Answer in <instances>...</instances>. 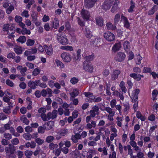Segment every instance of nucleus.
<instances>
[{
  "label": "nucleus",
  "instance_id": "nucleus-1",
  "mask_svg": "<svg viewBox=\"0 0 158 158\" xmlns=\"http://www.w3.org/2000/svg\"><path fill=\"white\" fill-rule=\"evenodd\" d=\"M57 39L59 42L63 45H65L68 43V40L67 36L65 35L59 33L57 35Z\"/></svg>",
  "mask_w": 158,
  "mask_h": 158
},
{
  "label": "nucleus",
  "instance_id": "nucleus-2",
  "mask_svg": "<svg viewBox=\"0 0 158 158\" xmlns=\"http://www.w3.org/2000/svg\"><path fill=\"white\" fill-rule=\"evenodd\" d=\"M104 38L107 41L110 42L115 40V36L113 33L107 31L103 34Z\"/></svg>",
  "mask_w": 158,
  "mask_h": 158
},
{
  "label": "nucleus",
  "instance_id": "nucleus-3",
  "mask_svg": "<svg viewBox=\"0 0 158 158\" xmlns=\"http://www.w3.org/2000/svg\"><path fill=\"white\" fill-rule=\"evenodd\" d=\"M114 0H106L103 5L102 9L105 11L109 10L113 4Z\"/></svg>",
  "mask_w": 158,
  "mask_h": 158
},
{
  "label": "nucleus",
  "instance_id": "nucleus-4",
  "mask_svg": "<svg viewBox=\"0 0 158 158\" xmlns=\"http://www.w3.org/2000/svg\"><path fill=\"white\" fill-rule=\"evenodd\" d=\"M83 69L85 71L89 72H92L93 67L90 62L84 61L83 63Z\"/></svg>",
  "mask_w": 158,
  "mask_h": 158
},
{
  "label": "nucleus",
  "instance_id": "nucleus-5",
  "mask_svg": "<svg viewBox=\"0 0 158 158\" xmlns=\"http://www.w3.org/2000/svg\"><path fill=\"white\" fill-rule=\"evenodd\" d=\"M16 150V147L12 144H9L8 147L5 148V152L6 154L10 153L11 154H13Z\"/></svg>",
  "mask_w": 158,
  "mask_h": 158
},
{
  "label": "nucleus",
  "instance_id": "nucleus-6",
  "mask_svg": "<svg viewBox=\"0 0 158 158\" xmlns=\"http://www.w3.org/2000/svg\"><path fill=\"white\" fill-rule=\"evenodd\" d=\"M126 55L124 53L121 52H118L114 57L115 60L118 62H122L124 60Z\"/></svg>",
  "mask_w": 158,
  "mask_h": 158
},
{
  "label": "nucleus",
  "instance_id": "nucleus-7",
  "mask_svg": "<svg viewBox=\"0 0 158 158\" xmlns=\"http://www.w3.org/2000/svg\"><path fill=\"white\" fill-rule=\"evenodd\" d=\"M121 73V71L119 69H115L111 73V79L112 81H114L118 79V75Z\"/></svg>",
  "mask_w": 158,
  "mask_h": 158
},
{
  "label": "nucleus",
  "instance_id": "nucleus-8",
  "mask_svg": "<svg viewBox=\"0 0 158 158\" xmlns=\"http://www.w3.org/2000/svg\"><path fill=\"white\" fill-rule=\"evenodd\" d=\"M63 60L65 62H69L72 59L71 56L70 55L66 52L62 53L61 55Z\"/></svg>",
  "mask_w": 158,
  "mask_h": 158
},
{
  "label": "nucleus",
  "instance_id": "nucleus-9",
  "mask_svg": "<svg viewBox=\"0 0 158 158\" xmlns=\"http://www.w3.org/2000/svg\"><path fill=\"white\" fill-rule=\"evenodd\" d=\"M81 14L82 18L86 20H88L90 16V14L88 10H82L81 11Z\"/></svg>",
  "mask_w": 158,
  "mask_h": 158
},
{
  "label": "nucleus",
  "instance_id": "nucleus-10",
  "mask_svg": "<svg viewBox=\"0 0 158 158\" xmlns=\"http://www.w3.org/2000/svg\"><path fill=\"white\" fill-rule=\"evenodd\" d=\"M51 112H49L47 115L45 114H41L40 117L43 121H46L49 120L51 118L52 119Z\"/></svg>",
  "mask_w": 158,
  "mask_h": 158
},
{
  "label": "nucleus",
  "instance_id": "nucleus-11",
  "mask_svg": "<svg viewBox=\"0 0 158 158\" xmlns=\"http://www.w3.org/2000/svg\"><path fill=\"white\" fill-rule=\"evenodd\" d=\"M54 122L53 121H49L46 124L44 125L45 129L48 130H51L54 125Z\"/></svg>",
  "mask_w": 158,
  "mask_h": 158
},
{
  "label": "nucleus",
  "instance_id": "nucleus-12",
  "mask_svg": "<svg viewBox=\"0 0 158 158\" xmlns=\"http://www.w3.org/2000/svg\"><path fill=\"white\" fill-rule=\"evenodd\" d=\"M85 36L89 39L91 38V37L93 36L92 34V32L87 27H85Z\"/></svg>",
  "mask_w": 158,
  "mask_h": 158
},
{
  "label": "nucleus",
  "instance_id": "nucleus-13",
  "mask_svg": "<svg viewBox=\"0 0 158 158\" xmlns=\"http://www.w3.org/2000/svg\"><path fill=\"white\" fill-rule=\"evenodd\" d=\"M121 19L123 21L124 26L126 28H128L130 26L129 23L127 18L122 15L121 16Z\"/></svg>",
  "mask_w": 158,
  "mask_h": 158
},
{
  "label": "nucleus",
  "instance_id": "nucleus-14",
  "mask_svg": "<svg viewBox=\"0 0 158 158\" xmlns=\"http://www.w3.org/2000/svg\"><path fill=\"white\" fill-rule=\"evenodd\" d=\"M23 138L26 140H30L31 139V138L35 139L37 138L38 136L36 135H35V137H34L29 133H24L23 135Z\"/></svg>",
  "mask_w": 158,
  "mask_h": 158
},
{
  "label": "nucleus",
  "instance_id": "nucleus-15",
  "mask_svg": "<svg viewBox=\"0 0 158 158\" xmlns=\"http://www.w3.org/2000/svg\"><path fill=\"white\" fill-rule=\"evenodd\" d=\"M32 18V21L34 23L35 25L38 26L40 25V23L38 22L37 16L35 14H33L31 15Z\"/></svg>",
  "mask_w": 158,
  "mask_h": 158
},
{
  "label": "nucleus",
  "instance_id": "nucleus-16",
  "mask_svg": "<svg viewBox=\"0 0 158 158\" xmlns=\"http://www.w3.org/2000/svg\"><path fill=\"white\" fill-rule=\"evenodd\" d=\"M79 94L78 90L77 89H73L72 92L69 93L70 96V98L72 99V98H74L75 97L77 96Z\"/></svg>",
  "mask_w": 158,
  "mask_h": 158
},
{
  "label": "nucleus",
  "instance_id": "nucleus-17",
  "mask_svg": "<svg viewBox=\"0 0 158 158\" xmlns=\"http://www.w3.org/2000/svg\"><path fill=\"white\" fill-rule=\"evenodd\" d=\"M97 24L98 26L102 27L103 25V20L101 17H98L96 18Z\"/></svg>",
  "mask_w": 158,
  "mask_h": 158
},
{
  "label": "nucleus",
  "instance_id": "nucleus-18",
  "mask_svg": "<svg viewBox=\"0 0 158 158\" xmlns=\"http://www.w3.org/2000/svg\"><path fill=\"white\" fill-rule=\"evenodd\" d=\"M91 43L95 45H98V42H100V39L96 38L95 37L93 36L91 38H89Z\"/></svg>",
  "mask_w": 158,
  "mask_h": 158
},
{
  "label": "nucleus",
  "instance_id": "nucleus-19",
  "mask_svg": "<svg viewBox=\"0 0 158 158\" xmlns=\"http://www.w3.org/2000/svg\"><path fill=\"white\" fill-rule=\"evenodd\" d=\"M46 47L45 51L47 54L49 55H51L53 53V49L52 46H50L48 47L46 45H44Z\"/></svg>",
  "mask_w": 158,
  "mask_h": 158
},
{
  "label": "nucleus",
  "instance_id": "nucleus-20",
  "mask_svg": "<svg viewBox=\"0 0 158 158\" xmlns=\"http://www.w3.org/2000/svg\"><path fill=\"white\" fill-rule=\"evenodd\" d=\"M121 44L120 42L115 44L112 47V50L115 52L119 50L121 48Z\"/></svg>",
  "mask_w": 158,
  "mask_h": 158
},
{
  "label": "nucleus",
  "instance_id": "nucleus-21",
  "mask_svg": "<svg viewBox=\"0 0 158 158\" xmlns=\"http://www.w3.org/2000/svg\"><path fill=\"white\" fill-rule=\"evenodd\" d=\"M104 110L106 111L110 114V115L108 117L110 116L112 117L114 115V111L112 110V109L110 107H106L105 108Z\"/></svg>",
  "mask_w": 158,
  "mask_h": 158
},
{
  "label": "nucleus",
  "instance_id": "nucleus-22",
  "mask_svg": "<svg viewBox=\"0 0 158 158\" xmlns=\"http://www.w3.org/2000/svg\"><path fill=\"white\" fill-rule=\"evenodd\" d=\"M15 30L14 29V27H11L9 28L8 31H7V33L8 35H10V36L13 37L14 35L13 34L15 32ZM9 36H8L9 37Z\"/></svg>",
  "mask_w": 158,
  "mask_h": 158
},
{
  "label": "nucleus",
  "instance_id": "nucleus-23",
  "mask_svg": "<svg viewBox=\"0 0 158 158\" xmlns=\"http://www.w3.org/2000/svg\"><path fill=\"white\" fill-rule=\"evenodd\" d=\"M107 28L108 30H114L116 29L115 25H113L111 23H108L106 24Z\"/></svg>",
  "mask_w": 158,
  "mask_h": 158
},
{
  "label": "nucleus",
  "instance_id": "nucleus-24",
  "mask_svg": "<svg viewBox=\"0 0 158 158\" xmlns=\"http://www.w3.org/2000/svg\"><path fill=\"white\" fill-rule=\"evenodd\" d=\"M158 9V6L155 5L152 8L148 11V15H151L154 14V13Z\"/></svg>",
  "mask_w": 158,
  "mask_h": 158
},
{
  "label": "nucleus",
  "instance_id": "nucleus-25",
  "mask_svg": "<svg viewBox=\"0 0 158 158\" xmlns=\"http://www.w3.org/2000/svg\"><path fill=\"white\" fill-rule=\"evenodd\" d=\"M14 51L18 55L21 54L23 52L22 48L19 46H16L14 48Z\"/></svg>",
  "mask_w": 158,
  "mask_h": 158
},
{
  "label": "nucleus",
  "instance_id": "nucleus-26",
  "mask_svg": "<svg viewBox=\"0 0 158 158\" xmlns=\"http://www.w3.org/2000/svg\"><path fill=\"white\" fill-rule=\"evenodd\" d=\"M53 26L55 29H57L59 26V22L58 19L55 18L53 22Z\"/></svg>",
  "mask_w": 158,
  "mask_h": 158
},
{
  "label": "nucleus",
  "instance_id": "nucleus-27",
  "mask_svg": "<svg viewBox=\"0 0 158 158\" xmlns=\"http://www.w3.org/2000/svg\"><path fill=\"white\" fill-rule=\"evenodd\" d=\"M123 46L126 51H128L130 47V43L128 41H125L123 43Z\"/></svg>",
  "mask_w": 158,
  "mask_h": 158
},
{
  "label": "nucleus",
  "instance_id": "nucleus-28",
  "mask_svg": "<svg viewBox=\"0 0 158 158\" xmlns=\"http://www.w3.org/2000/svg\"><path fill=\"white\" fill-rule=\"evenodd\" d=\"M60 49L66 51H73V47L70 46H61Z\"/></svg>",
  "mask_w": 158,
  "mask_h": 158
},
{
  "label": "nucleus",
  "instance_id": "nucleus-29",
  "mask_svg": "<svg viewBox=\"0 0 158 158\" xmlns=\"http://www.w3.org/2000/svg\"><path fill=\"white\" fill-rule=\"evenodd\" d=\"M26 40V37L24 36H20L19 38L17 40V41L23 44L25 43Z\"/></svg>",
  "mask_w": 158,
  "mask_h": 158
},
{
  "label": "nucleus",
  "instance_id": "nucleus-30",
  "mask_svg": "<svg viewBox=\"0 0 158 158\" xmlns=\"http://www.w3.org/2000/svg\"><path fill=\"white\" fill-rule=\"evenodd\" d=\"M131 6L128 10L129 12H133L134 11L133 9L135 7V3L132 0H131Z\"/></svg>",
  "mask_w": 158,
  "mask_h": 158
},
{
  "label": "nucleus",
  "instance_id": "nucleus-31",
  "mask_svg": "<svg viewBox=\"0 0 158 158\" xmlns=\"http://www.w3.org/2000/svg\"><path fill=\"white\" fill-rule=\"evenodd\" d=\"M58 145L56 144H54L53 143H50L49 145V148L51 150H53L55 148H57Z\"/></svg>",
  "mask_w": 158,
  "mask_h": 158
},
{
  "label": "nucleus",
  "instance_id": "nucleus-32",
  "mask_svg": "<svg viewBox=\"0 0 158 158\" xmlns=\"http://www.w3.org/2000/svg\"><path fill=\"white\" fill-rule=\"evenodd\" d=\"M58 111L56 110H54L51 112L52 119H53L56 118L57 115Z\"/></svg>",
  "mask_w": 158,
  "mask_h": 158
},
{
  "label": "nucleus",
  "instance_id": "nucleus-33",
  "mask_svg": "<svg viewBox=\"0 0 158 158\" xmlns=\"http://www.w3.org/2000/svg\"><path fill=\"white\" fill-rule=\"evenodd\" d=\"M33 152L31 151L27 150L25 152V155L28 158H30L33 154Z\"/></svg>",
  "mask_w": 158,
  "mask_h": 158
},
{
  "label": "nucleus",
  "instance_id": "nucleus-34",
  "mask_svg": "<svg viewBox=\"0 0 158 158\" xmlns=\"http://www.w3.org/2000/svg\"><path fill=\"white\" fill-rule=\"evenodd\" d=\"M123 105L124 107V111H127L130 109L129 104L128 102H125L123 103Z\"/></svg>",
  "mask_w": 158,
  "mask_h": 158
},
{
  "label": "nucleus",
  "instance_id": "nucleus-35",
  "mask_svg": "<svg viewBox=\"0 0 158 158\" xmlns=\"http://www.w3.org/2000/svg\"><path fill=\"white\" fill-rule=\"evenodd\" d=\"M94 58V55H89L88 56H86L84 57V59L85 60V61H86L88 62L89 61H90L92 60Z\"/></svg>",
  "mask_w": 158,
  "mask_h": 158
},
{
  "label": "nucleus",
  "instance_id": "nucleus-36",
  "mask_svg": "<svg viewBox=\"0 0 158 158\" xmlns=\"http://www.w3.org/2000/svg\"><path fill=\"white\" fill-rule=\"evenodd\" d=\"M35 43V41L34 40L29 39L27 40L26 42V44L28 46H32Z\"/></svg>",
  "mask_w": 158,
  "mask_h": 158
},
{
  "label": "nucleus",
  "instance_id": "nucleus-37",
  "mask_svg": "<svg viewBox=\"0 0 158 158\" xmlns=\"http://www.w3.org/2000/svg\"><path fill=\"white\" fill-rule=\"evenodd\" d=\"M21 33L23 35L25 34L29 35L31 33V32L29 30H27L26 28L25 27L22 28L21 31Z\"/></svg>",
  "mask_w": 158,
  "mask_h": 158
},
{
  "label": "nucleus",
  "instance_id": "nucleus-38",
  "mask_svg": "<svg viewBox=\"0 0 158 158\" xmlns=\"http://www.w3.org/2000/svg\"><path fill=\"white\" fill-rule=\"evenodd\" d=\"M36 138L35 141L38 145H41L44 143V140L43 139H41L40 138Z\"/></svg>",
  "mask_w": 158,
  "mask_h": 158
},
{
  "label": "nucleus",
  "instance_id": "nucleus-39",
  "mask_svg": "<svg viewBox=\"0 0 158 158\" xmlns=\"http://www.w3.org/2000/svg\"><path fill=\"white\" fill-rule=\"evenodd\" d=\"M28 85L29 87L31 88V89H35L36 88L34 81H29L28 83Z\"/></svg>",
  "mask_w": 158,
  "mask_h": 158
},
{
  "label": "nucleus",
  "instance_id": "nucleus-40",
  "mask_svg": "<svg viewBox=\"0 0 158 158\" xmlns=\"http://www.w3.org/2000/svg\"><path fill=\"white\" fill-rule=\"evenodd\" d=\"M14 7L12 5H10L6 9V12L8 14H10L12 11L14 10Z\"/></svg>",
  "mask_w": 158,
  "mask_h": 158
},
{
  "label": "nucleus",
  "instance_id": "nucleus-41",
  "mask_svg": "<svg viewBox=\"0 0 158 158\" xmlns=\"http://www.w3.org/2000/svg\"><path fill=\"white\" fill-rule=\"evenodd\" d=\"M54 139V137L52 136H49L47 137L46 141L48 143H50Z\"/></svg>",
  "mask_w": 158,
  "mask_h": 158
},
{
  "label": "nucleus",
  "instance_id": "nucleus-42",
  "mask_svg": "<svg viewBox=\"0 0 158 158\" xmlns=\"http://www.w3.org/2000/svg\"><path fill=\"white\" fill-rule=\"evenodd\" d=\"M55 62L57 66H60L62 68H64V64L59 60H56Z\"/></svg>",
  "mask_w": 158,
  "mask_h": 158
},
{
  "label": "nucleus",
  "instance_id": "nucleus-43",
  "mask_svg": "<svg viewBox=\"0 0 158 158\" xmlns=\"http://www.w3.org/2000/svg\"><path fill=\"white\" fill-rule=\"evenodd\" d=\"M61 152V150L60 148H58L56 150H53V153H54L56 156H58L60 155Z\"/></svg>",
  "mask_w": 158,
  "mask_h": 158
},
{
  "label": "nucleus",
  "instance_id": "nucleus-44",
  "mask_svg": "<svg viewBox=\"0 0 158 158\" xmlns=\"http://www.w3.org/2000/svg\"><path fill=\"white\" fill-rule=\"evenodd\" d=\"M120 15L119 14H117L115 15L114 19V22L115 24L118 23L120 19Z\"/></svg>",
  "mask_w": 158,
  "mask_h": 158
},
{
  "label": "nucleus",
  "instance_id": "nucleus-45",
  "mask_svg": "<svg viewBox=\"0 0 158 158\" xmlns=\"http://www.w3.org/2000/svg\"><path fill=\"white\" fill-rule=\"evenodd\" d=\"M40 70L37 68H35L34 69L32 72V75L36 76L40 72Z\"/></svg>",
  "mask_w": 158,
  "mask_h": 158
},
{
  "label": "nucleus",
  "instance_id": "nucleus-46",
  "mask_svg": "<svg viewBox=\"0 0 158 158\" xmlns=\"http://www.w3.org/2000/svg\"><path fill=\"white\" fill-rule=\"evenodd\" d=\"M20 119L22 121L23 123H25V124L27 125L29 124V121L27 119L26 117H23V118L21 117Z\"/></svg>",
  "mask_w": 158,
  "mask_h": 158
},
{
  "label": "nucleus",
  "instance_id": "nucleus-47",
  "mask_svg": "<svg viewBox=\"0 0 158 158\" xmlns=\"http://www.w3.org/2000/svg\"><path fill=\"white\" fill-rule=\"evenodd\" d=\"M19 142L18 139L17 138L13 139L11 140V143H12V144L13 145L18 144L19 143Z\"/></svg>",
  "mask_w": 158,
  "mask_h": 158
},
{
  "label": "nucleus",
  "instance_id": "nucleus-48",
  "mask_svg": "<svg viewBox=\"0 0 158 158\" xmlns=\"http://www.w3.org/2000/svg\"><path fill=\"white\" fill-rule=\"evenodd\" d=\"M3 136L6 139L8 140H10L12 138L11 135L9 133H5L3 135Z\"/></svg>",
  "mask_w": 158,
  "mask_h": 158
},
{
  "label": "nucleus",
  "instance_id": "nucleus-49",
  "mask_svg": "<svg viewBox=\"0 0 158 158\" xmlns=\"http://www.w3.org/2000/svg\"><path fill=\"white\" fill-rule=\"evenodd\" d=\"M93 110H93L95 112H96V114L97 115H98L99 114V113L98 112L99 111V108L98 107L96 106H94L92 107Z\"/></svg>",
  "mask_w": 158,
  "mask_h": 158
},
{
  "label": "nucleus",
  "instance_id": "nucleus-50",
  "mask_svg": "<svg viewBox=\"0 0 158 158\" xmlns=\"http://www.w3.org/2000/svg\"><path fill=\"white\" fill-rule=\"evenodd\" d=\"M78 81V79L75 77L72 78L70 80L71 83L73 84H76Z\"/></svg>",
  "mask_w": 158,
  "mask_h": 158
},
{
  "label": "nucleus",
  "instance_id": "nucleus-51",
  "mask_svg": "<svg viewBox=\"0 0 158 158\" xmlns=\"http://www.w3.org/2000/svg\"><path fill=\"white\" fill-rule=\"evenodd\" d=\"M6 84L11 87H12L14 85V84L13 82L9 79L6 80Z\"/></svg>",
  "mask_w": 158,
  "mask_h": 158
},
{
  "label": "nucleus",
  "instance_id": "nucleus-52",
  "mask_svg": "<svg viewBox=\"0 0 158 158\" xmlns=\"http://www.w3.org/2000/svg\"><path fill=\"white\" fill-rule=\"evenodd\" d=\"M110 74V71L108 69H105L102 72L103 76L105 77H107Z\"/></svg>",
  "mask_w": 158,
  "mask_h": 158
},
{
  "label": "nucleus",
  "instance_id": "nucleus-53",
  "mask_svg": "<svg viewBox=\"0 0 158 158\" xmlns=\"http://www.w3.org/2000/svg\"><path fill=\"white\" fill-rule=\"evenodd\" d=\"M46 111V110L44 108H40L38 110L39 113L41 114H45V113Z\"/></svg>",
  "mask_w": 158,
  "mask_h": 158
},
{
  "label": "nucleus",
  "instance_id": "nucleus-54",
  "mask_svg": "<svg viewBox=\"0 0 158 158\" xmlns=\"http://www.w3.org/2000/svg\"><path fill=\"white\" fill-rule=\"evenodd\" d=\"M3 110L4 112L8 114H9L11 112L10 106H8L7 107H6L5 108L3 109Z\"/></svg>",
  "mask_w": 158,
  "mask_h": 158
},
{
  "label": "nucleus",
  "instance_id": "nucleus-55",
  "mask_svg": "<svg viewBox=\"0 0 158 158\" xmlns=\"http://www.w3.org/2000/svg\"><path fill=\"white\" fill-rule=\"evenodd\" d=\"M27 70V68L26 67H23L20 71V73L23 76H24L26 75L25 73L26 72Z\"/></svg>",
  "mask_w": 158,
  "mask_h": 158
},
{
  "label": "nucleus",
  "instance_id": "nucleus-56",
  "mask_svg": "<svg viewBox=\"0 0 158 158\" xmlns=\"http://www.w3.org/2000/svg\"><path fill=\"white\" fill-rule=\"evenodd\" d=\"M17 153L18 158H22L23 156V152L22 151L18 150Z\"/></svg>",
  "mask_w": 158,
  "mask_h": 158
},
{
  "label": "nucleus",
  "instance_id": "nucleus-57",
  "mask_svg": "<svg viewBox=\"0 0 158 158\" xmlns=\"http://www.w3.org/2000/svg\"><path fill=\"white\" fill-rule=\"evenodd\" d=\"M15 20L16 22L19 23L22 21V18L19 16L16 15L15 17Z\"/></svg>",
  "mask_w": 158,
  "mask_h": 158
},
{
  "label": "nucleus",
  "instance_id": "nucleus-58",
  "mask_svg": "<svg viewBox=\"0 0 158 158\" xmlns=\"http://www.w3.org/2000/svg\"><path fill=\"white\" fill-rule=\"evenodd\" d=\"M131 98L132 99L133 102H138L137 100L138 99V96L132 94Z\"/></svg>",
  "mask_w": 158,
  "mask_h": 158
},
{
  "label": "nucleus",
  "instance_id": "nucleus-59",
  "mask_svg": "<svg viewBox=\"0 0 158 158\" xmlns=\"http://www.w3.org/2000/svg\"><path fill=\"white\" fill-rule=\"evenodd\" d=\"M10 25L9 24H4L3 27V31H7L9 28Z\"/></svg>",
  "mask_w": 158,
  "mask_h": 158
},
{
  "label": "nucleus",
  "instance_id": "nucleus-60",
  "mask_svg": "<svg viewBox=\"0 0 158 158\" xmlns=\"http://www.w3.org/2000/svg\"><path fill=\"white\" fill-rule=\"evenodd\" d=\"M70 100L73 102V105H77L78 104L79 101L77 98H72L71 99V98H70Z\"/></svg>",
  "mask_w": 158,
  "mask_h": 158
},
{
  "label": "nucleus",
  "instance_id": "nucleus-61",
  "mask_svg": "<svg viewBox=\"0 0 158 158\" xmlns=\"http://www.w3.org/2000/svg\"><path fill=\"white\" fill-rule=\"evenodd\" d=\"M26 65L30 69H32L34 67V65L33 64L29 62H27L26 63Z\"/></svg>",
  "mask_w": 158,
  "mask_h": 158
},
{
  "label": "nucleus",
  "instance_id": "nucleus-62",
  "mask_svg": "<svg viewBox=\"0 0 158 158\" xmlns=\"http://www.w3.org/2000/svg\"><path fill=\"white\" fill-rule=\"evenodd\" d=\"M70 35L71 37V41L73 42H75L76 40V38L75 34L73 33L70 34Z\"/></svg>",
  "mask_w": 158,
  "mask_h": 158
},
{
  "label": "nucleus",
  "instance_id": "nucleus-63",
  "mask_svg": "<svg viewBox=\"0 0 158 158\" xmlns=\"http://www.w3.org/2000/svg\"><path fill=\"white\" fill-rule=\"evenodd\" d=\"M32 127H30L29 126H28L26 127L25 128V131L27 132V133L28 132H31L32 131Z\"/></svg>",
  "mask_w": 158,
  "mask_h": 158
},
{
  "label": "nucleus",
  "instance_id": "nucleus-64",
  "mask_svg": "<svg viewBox=\"0 0 158 158\" xmlns=\"http://www.w3.org/2000/svg\"><path fill=\"white\" fill-rule=\"evenodd\" d=\"M15 56V54L14 53H9L7 57L8 58L14 59Z\"/></svg>",
  "mask_w": 158,
  "mask_h": 158
}]
</instances>
